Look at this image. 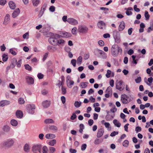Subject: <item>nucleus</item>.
I'll list each match as a JSON object with an SVG mask.
<instances>
[{
    "instance_id": "79ce46f5",
    "label": "nucleus",
    "mask_w": 153,
    "mask_h": 153,
    "mask_svg": "<svg viewBox=\"0 0 153 153\" xmlns=\"http://www.w3.org/2000/svg\"><path fill=\"white\" fill-rule=\"evenodd\" d=\"M49 151L50 153H54L56 151V149L53 147H50L49 148Z\"/></svg>"
},
{
    "instance_id": "f257e3e1",
    "label": "nucleus",
    "mask_w": 153,
    "mask_h": 153,
    "mask_svg": "<svg viewBox=\"0 0 153 153\" xmlns=\"http://www.w3.org/2000/svg\"><path fill=\"white\" fill-rule=\"evenodd\" d=\"M122 50L119 46L116 45H113L111 48V54L114 57L117 56L119 53L121 54Z\"/></svg>"
},
{
    "instance_id": "a878e982",
    "label": "nucleus",
    "mask_w": 153,
    "mask_h": 153,
    "mask_svg": "<svg viewBox=\"0 0 153 153\" xmlns=\"http://www.w3.org/2000/svg\"><path fill=\"white\" fill-rule=\"evenodd\" d=\"M113 123L114 125L117 127H120L121 125V123L116 119L113 120Z\"/></svg>"
},
{
    "instance_id": "0e129e2a",
    "label": "nucleus",
    "mask_w": 153,
    "mask_h": 153,
    "mask_svg": "<svg viewBox=\"0 0 153 153\" xmlns=\"http://www.w3.org/2000/svg\"><path fill=\"white\" fill-rule=\"evenodd\" d=\"M0 49L1 51H4L6 49V48L5 46V45L4 44H3L2 45L0 46Z\"/></svg>"
},
{
    "instance_id": "5701e85b",
    "label": "nucleus",
    "mask_w": 153,
    "mask_h": 153,
    "mask_svg": "<svg viewBox=\"0 0 153 153\" xmlns=\"http://www.w3.org/2000/svg\"><path fill=\"white\" fill-rule=\"evenodd\" d=\"M32 3L34 6L37 7L40 3V0H32Z\"/></svg>"
},
{
    "instance_id": "1a4fd4ad",
    "label": "nucleus",
    "mask_w": 153,
    "mask_h": 153,
    "mask_svg": "<svg viewBox=\"0 0 153 153\" xmlns=\"http://www.w3.org/2000/svg\"><path fill=\"white\" fill-rule=\"evenodd\" d=\"M97 26L99 28L101 29H103L106 27L105 23L102 21H99L97 23Z\"/></svg>"
},
{
    "instance_id": "49530a36",
    "label": "nucleus",
    "mask_w": 153,
    "mask_h": 153,
    "mask_svg": "<svg viewBox=\"0 0 153 153\" xmlns=\"http://www.w3.org/2000/svg\"><path fill=\"white\" fill-rule=\"evenodd\" d=\"M48 148L46 146H45L42 147L43 153H48Z\"/></svg>"
},
{
    "instance_id": "37998d69",
    "label": "nucleus",
    "mask_w": 153,
    "mask_h": 153,
    "mask_svg": "<svg viewBox=\"0 0 153 153\" xmlns=\"http://www.w3.org/2000/svg\"><path fill=\"white\" fill-rule=\"evenodd\" d=\"M144 16L146 20L149 19L150 17V15L149 14L148 12L146 11L145 12Z\"/></svg>"
},
{
    "instance_id": "e433bc0d",
    "label": "nucleus",
    "mask_w": 153,
    "mask_h": 153,
    "mask_svg": "<svg viewBox=\"0 0 153 153\" xmlns=\"http://www.w3.org/2000/svg\"><path fill=\"white\" fill-rule=\"evenodd\" d=\"M88 83L87 82H82L80 83V86L82 88H85L87 86V84Z\"/></svg>"
},
{
    "instance_id": "423d86ee",
    "label": "nucleus",
    "mask_w": 153,
    "mask_h": 153,
    "mask_svg": "<svg viewBox=\"0 0 153 153\" xmlns=\"http://www.w3.org/2000/svg\"><path fill=\"white\" fill-rule=\"evenodd\" d=\"M123 82L122 81H120L116 84V88L120 91L123 90L125 88V85H123Z\"/></svg>"
},
{
    "instance_id": "a18cd8bd",
    "label": "nucleus",
    "mask_w": 153,
    "mask_h": 153,
    "mask_svg": "<svg viewBox=\"0 0 153 153\" xmlns=\"http://www.w3.org/2000/svg\"><path fill=\"white\" fill-rule=\"evenodd\" d=\"M97 51L100 55L105 56V53L103 51L97 49Z\"/></svg>"
},
{
    "instance_id": "680f3d73",
    "label": "nucleus",
    "mask_w": 153,
    "mask_h": 153,
    "mask_svg": "<svg viewBox=\"0 0 153 153\" xmlns=\"http://www.w3.org/2000/svg\"><path fill=\"white\" fill-rule=\"evenodd\" d=\"M6 0H0V4L1 5H4L6 3Z\"/></svg>"
},
{
    "instance_id": "de8ad7c7",
    "label": "nucleus",
    "mask_w": 153,
    "mask_h": 153,
    "mask_svg": "<svg viewBox=\"0 0 153 153\" xmlns=\"http://www.w3.org/2000/svg\"><path fill=\"white\" fill-rule=\"evenodd\" d=\"M77 30V28L75 27L72 28V29L71 30V33L72 34L74 35L76 34V31Z\"/></svg>"
},
{
    "instance_id": "ddd939ff",
    "label": "nucleus",
    "mask_w": 153,
    "mask_h": 153,
    "mask_svg": "<svg viewBox=\"0 0 153 153\" xmlns=\"http://www.w3.org/2000/svg\"><path fill=\"white\" fill-rule=\"evenodd\" d=\"M104 133V129L102 128H101L98 130L97 137V138H100L103 135Z\"/></svg>"
},
{
    "instance_id": "4d7b16f0",
    "label": "nucleus",
    "mask_w": 153,
    "mask_h": 153,
    "mask_svg": "<svg viewBox=\"0 0 153 153\" xmlns=\"http://www.w3.org/2000/svg\"><path fill=\"white\" fill-rule=\"evenodd\" d=\"M86 147L87 145L86 144L84 143L81 146V150L83 151L85 150L86 149Z\"/></svg>"
},
{
    "instance_id": "c9c22d12",
    "label": "nucleus",
    "mask_w": 153,
    "mask_h": 153,
    "mask_svg": "<svg viewBox=\"0 0 153 153\" xmlns=\"http://www.w3.org/2000/svg\"><path fill=\"white\" fill-rule=\"evenodd\" d=\"M74 82L72 80H70L69 81V83H67V86L69 88H71L72 87V85L74 84Z\"/></svg>"
},
{
    "instance_id": "c85d7f7f",
    "label": "nucleus",
    "mask_w": 153,
    "mask_h": 153,
    "mask_svg": "<svg viewBox=\"0 0 153 153\" xmlns=\"http://www.w3.org/2000/svg\"><path fill=\"white\" fill-rule=\"evenodd\" d=\"M10 123L11 125L13 126H16L18 124L17 121L14 119L11 120Z\"/></svg>"
},
{
    "instance_id": "0eeeda50",
    "label": "nucleus",
    "mask_w": 153,
    "mask_h": 153,
    "mask_svg": "<svg viewBox=\"0 0 153 153\" xmlns=\"http://www.w3.org/2000/svg\"><path fill=\"white\" fill-rule=\"evenodd\" d=\"M67 22L70 25H76L78 24V22L76 20L71 18H68Z\"/></svg>"
},
{
    "instance_id": "412c9836",
    "label": "nucleus",
    "mask_w": 153,
    "mask_h": 153,
    "mask_svg": "<svg viewBox=\"0 0 153 153\" xmlns=\"http://www.w3.org/2000/svg\"><path fill=\"white\" fill-rule=\"evenodd\" d=\"M9 5L10 8L11 9H14L16 7L15 3L12 1H10L9 2Z\"/></svg>"
},
{
    "instance_id": "7ed1b4c3",
    "label": "nucleus",
    "mask_w": 153,
    "mask_h": 153,
    "mask_svg": "<svg viewBox=\"0 0 153 153\" xmlns=\"http://www.w3.org/2000/svg\"><path fill=\"white\" fill-rule=\"evenodd\" d=\"M88 28L85 25H80L78 26V31L79 33L85 34L88 32Z\"/></svg>"
},
{
    "instance_id": "b1692460",
    "label": "nucleus",
    "mask_w": 153,
    "mask_h": 153,
    "mask_svg": "<svg viewBox=\"0 0 153 153\" xmlns=\"http://www.w3.org/2000/svg\"><path fill=\"white\" fill-rule=\"evenodd\" d=\"M10 127L7 125L4 126L3 128L4 131L6 133L10 131Z\"/></svg>"
},
{
    "instance_id": "6ab92c4d",
    "label": "nucleus",
    "mask_w": 153,
    "mask_h": 153,
    "mask_svg": "<svg viewBox=\"0 0 153 153\" xmlns=\"http://www.w3.org/2000/svg\"><path fill=\"white\" fill-rule=\"evenodd\" d=\"M57 39L54 37H51L49 39V41L51 42L53 45H56Z\"/></svg>"
},
{
    "instance_id": "09e8293b",
    "label": "nucleus",
    "mask_w": 153,
    "mask_h": 153,
    "mask_svg": "<svg viewBox=\"0 0 153 153\" xmlns=\"http://www.w3.org/2000/svg\"><path fill=\"white\" fill-rule=\"evenodd\" d=\"M18 101L19 103L21 104H23L25 102L23 98H20L18 100Z\"/></svg>"
},
{
    "instance_id": "4468645a",
    "label": "nucleus",
    "mask_w": 153,
    "mask_h": 153,
    "mask_svg": "<svg viewBox=\"0 0 153 153\" xmlns=\"http://www.w3.org/2000/svg\"><path fill=\"white\" fill-rule=\"evenodd\" d=\"M10 104V102L7 100H3L0 101V107H4Z\"/></svg>"
},
{
    "instance_id": "3c124183",
    "label": "nucleus",
    "mask_w": 153,
    "mask_h": 153,
    "mask_svg": "<svg viewBox=\"0 0 153 153\" xmlns=\"http://www.w3.org/2000/svg\"><path fill=\"white\" fill-rule=\"evenodd\" d=\"M111 71L109 70H108L107 71V73L105 74L106 77L108 78L110 77V75L111 74Z\"/></svg>"
},
{
    "instance_id": "bb28decb",
    "label": "nucleus",
    "mask_w": 153,
    "mask_h": 153,
    "mask_svg": "<svg viewBox=\"0 0 153 153\" xmlns=\"http://www.w3.org/2000/svg\"><path fill=\"white\" fill-rule=\"evenodd\" d=\"M30 149V147L29 145L27 144H26L24 147V151L26 152H28L29 151Z\"/></svg>"
},
{
    "instance_id": "c756f323",
    "label": "nucleus",
    "mask_w": 153,
    "mask_h": 153,
    "mask_svg": "<svg viewBox=\"0 0 153 153\" xmlns=\"http://www.w3.org/2000/svg\"><path fill=\"white\" fill-rule=\"evenodd\" d=\"M153 79L152 77H150L148 78V81L149 82V83H148V82L147 81H145V82L146 84L150 86L151 85L150 83H152L153 82Z\"/></svg>"
},
{
    "instance_id": "58836bf2",
    "label": "nucleus",
    "mask_w": 153,
    "mask_h": 153,
    "mask_svg": "<svg viewBox=\"0 0 153 153\" xmlns=\"http://www.w3.org/2000/svg\"><path fill=\"white\" fill-rule=\"evenodd\" d=\"M56 140L55 139H53L50 141L49 143V145L51 146H53L56 143Z\"/></svg>"
},
{
    "instance_id": "bf43d9fd",
    "label": "nucleus",
    "mask_w": 153,
    "mask_h": 153,
    "mask_svg": "<svg viewBox=\"0 0 153 153\" xmlns=\"http://www.w3.org/2000/svg\"><path fill=\"white\" fill-rule=\"evenodd\" d=\"M135 130L137 133L141 131V128L140 126H137L135 128Z\"/></svg>"
},
{
    "instance_id": "2f4dec72",
    "label": "nucleus",
    "mask_w": 153,
    "mask_h": 153,
    "mask_svg": "<svg viewBox=\"0 0 153 153\" xmlns=\"http://www.w3.org/2000/svg\"><path fill=\"white\" fill-rule=\"evenodd\" d=\"M82 58L81 56H79L77 59V60L76 61L77 63L79 65H80L82 62Z\"/></svg>"
},
{
    "instance_id": "ea45409f",
    "label": "nucleus",
    "mask_w": 153,
    "mask_h": 153,
    "mask_svg": "<svg viewBox=\"0 0 153 153\" xmlns=\"http://www.w3.org/2000/svg\"><path fill=\"white\" fill-rule=\"evenodd\" d=\"M15 62H16V66L18 68H20L22 64V59H19L17 62V60H15Z\"/></svg>"
},
{
    "instance_id": "cd10ccee",
    "label": "nucleus",
    "mask_w": 153,
    "mask_h": 153,
    "mask_svg": "<svg viewBox=\"0 0 153 153\" xmlns=\"http://www.w3.org/2000/svg\"><path fill=\"white\" fill-rule=\"evenodd\" d=\"M44 122L46 124L53 123L54 121L51 119H48L45 120Z\"/></svg>"
},
{
    "instance_id": "5fc2aeb1",
    "label": "nucleus",
    "mask_w": 153,
    "mask_h": 153,
    "mask_svg": "<svg viewBox=\"0 0 153 153\" xmlns=\"http://www.w3.org/2000/svg\"><path fill=\"white\" fill-rule=\"evenodd\" d=\"M141 81V78L140 76L138 77L135 79V81L136 83H138Z\"/></svg>"
},
{
    "instance_id": "338daca9",
    "label": "nucleus",
    "mask_w": 153,
    "mask_h": 153,
    "mask_svg": "<svg viewBox=\"0 0 153 153\" xmlns=\"http://www.w3.org/2000/svg\"><path fill=\"white\" fill-rule=\"evenodd\" d=\"M29 33H26L23 35V38L24 39H27L28 38Z\"/></svg>"
},
{
    "instance_id": "e2e57ef3",
    "label": "nucleus",
    "mask_w": 153,
    "mask_h": 153,
    "mask_svg": "<svg viewBox=\"0 0 153 153\" xmlns=\"http://www.w3.org/2000/svg\"><path fill=\"white\" fill-rule=\"evenodd\" d=\"M151 30H153V23L150 25V26L149 27L147 32L149 33Z\"/></svg>"
},
{
    "instance_id": "aec40b11",
    "label": "nucleus",
    "mask_w": 153,
    "mask_h": 153,
    "mask_svg": "<svg viewBox=\"0 0 153 153\" xmlns=\"http://www.w3.org/2000/svg\"><path fill=\"white\" fill-rule=\"evenodd\" d=\"M16 115L17 118H21L23 117V114L21 111L18 110L16 112Z\"/></svg>"
},
{
    "instance_id": "9b49d317",
    "label": "nucleus",
    "mask_w": 153,
    "mask_h": 153,
    "mask_svg": "<svg viewBox=\"0 0 153 153\" xmlns=\"http://www.w3.org/2000/svg\"><path fill=\"white\" fill-rule=\"evenodd\" d=\"M121 100L123 104H126L128 103V100L127 99V95L125 94H122L121 95Z\"/></svg>"
},
{
    "instance_id": "7c9ffc66",
    "label": "nucleus",
    "mask_w": 153,
    "mask_h": 153,
    "mask_svg": "<svg viewBox=\"0 0 153 153\" xmlns=\"http://www.w3.org/2000/svg\"><path fill=\"white\" fill-rule=\"evenodd\" d=\"M64 44V41L62 39H60L59 40H57L56 42V45H63Z\"/></svg>"
},
{
    "instance_id": "dca6fc26",
    "label": "nucleus",
    "mask_w": 153,
    "mask_h": 153,
    "mask_svg": "<svg viewBox=\"0 0 153 153\" xmlns=\"http://www.w3.org/2000/svg\"><path fill=\"white\" fill-rule=\"evenodd\" d=\"M20 13L19 8H17L12 13V16L13 18H15L19 15Z\"/></svg>"
},
{
    "instance_id": "4c0bfd02",
    "label": "nucleus",
    "mask_w": 153,
    "mask_h": 153,
    "mask_svg": "<svg viewBox=\"0 0 153 153\" xmlns=\"http://www.w3.org/2000/svg\"><path fill=\"white\" fill-rule=\"evenodd\" d=\"M8 59V56L6 54H4L2 56V60L4 62L6 61Z\"/></svg>"
},
{
    "instance_id": "39448f33",
    "label": "nucleus",
    "mask_w": 153,
    "mask_h": 153,
    "mask_svg": "<svg viewBox=\"0 0 153 153\" xmlns=\"http://www.w3.org/2000/svg\"><path fill=\"white\" fill-rule=\"evenodd\" d=\"M42 146L41 145H35L32 147V151L34 153H37L38 152H41Z\"/></svg>"
},
{
    "instance_id": "9d476101",
    "label": "nucleus",
    "mask_w": 153,
    "mask_h": 153,
    "mask_svg": "<svg viewBox=\"0 0 153 153\" xmlns=\"http://www.w3.org/2000/svg\"><path fill=\"white\" fill-rule=\"evenodd\" d=\"M113 36L116 41H118L120 39V34L119 33L115 30L113 31Z\"/></svg>"
},
{
    "instance_id": "6e6552de",
    "label": "nucleus",
    "mask_w": 153,
    "mask_h": 153,
    "mask_svg": "<svg viewBox=\"0 0 153 153\" xmlns=\"http://www.w3.org/2000/svg\"><path fill=\"white\" fill-rule=\"evenodd\" d=\"M27 83L28 85H32L34 83V79L32 77L27 76L25 77Z\"/></svg>"
},
{
    "instance_id": "2eb2a0df",
    "label": "nucleus",
    "mask_w": 153,
    "mask_h": 153,
    "mask_svg": "<svg viewBox=\"0 0 153 153\" xmlns=\"http://www.w3.org/2000/svg\"><path fill=\"white\" fill-rule=\"evenodd\" d=\"M60 34H61L62 36L63 37L68 38L71 36V34L70 33L65 31L62 32Z\"/></svg>"
},
{
    "instance_id": "8fccbe9b",
    "label": "nucleus",
    "mask_w": 153,
    "mask_h": 153,
    "mask_svg": "<svg viewBox=\"0 0 153 153\" xmlns=\"http://www.w3.org/2000/svg\"><path fill=\"white\" fill-rule=\"evenodd\" d=\"M76 62H77L76 60L75 59H72L71 61V63L74 67L76 66Z\"/></svg>"
},
{
    "instance_id": "f8f14e48",
    "label": "nucleus",
    "mask_w": 153,
    "mask_h": 153,
    "mask_svg": "<svg viewBox=\"0 0 153 153\" xmlns=\"http://www.w3.org/2000/svg\"><path fill=\"white\" fill-rule=\"evenodd\" d=\"M10 16L9 14H7L5 17L4 20L3 24L6 25L8 24L10 22Z\"/></svg>"
},
{
    "instance_id": "c03bdc74",
    "label": "nucleus",
    "mask_w": 153,
    "mask_h": 153,
    "mask_svg": "<svg viewBox=\"0 0 153 153\" xmlns=\"http://www.w3.org/2000/svg\"><path fill=\"white\" fill-rule=\"evenodd\" d=\"M9 52L13 55H16L17 53L16 52L13 50V48H11L10 49Z\"/></svg>"
},
{
    "instance_id": "69168bd1",
    "label": "nucleus",
    "mask_w": 153,
    "mask_h": 153,
    "mask_svg": "<svg viewBox=\"0 0 153 153\" xmlns=\"http://www.w3.org/2000/svg\"><path fill=\"white\" fill-rule=\"evenodd\" d=\"M37 77L39 79H42L43 78L44 75L41 73H39L37 75Z\"/></svg>"
},
{
    "instance_id": "a211bd4d",
    "label": "nucleus",
    "mask_w": 153,
    "mask_h": 153,
    "mask_svg": "<svg viewBox=\"0 0 153 153\" xmlns=\"http://www.w3.org/2000/svg\"><path fill=\"white\" fill-rule=\"evenodd\" d=\"M50 102L48 100L42 102V105L45 108H48L50 105Z\"/></svg>"
},
{
    "instance_id": "f03ea898",
    "label": "nucleus",
    "mask_w": 153,
    "mask_h": 153,
    "mask_svg": "<svg viewBox=\"0 0 153 153\" xmlns=\"http://www.w3.org/2000/svg\"><path fill=\"white\" fill-rule=\"evenodd\" d=\"M15 142L14 139L9 138L3 142L2 144L4 146L9 148L13 145Z\"/></svg>"
},
{
    "instance_id": "052dcab7",
    "label": "nucleus",
    "mask_w": 153,
    "mask_h": 153,
    "mask_svg": "<svg viewBox=\"0 0 153 153\" xmlns=\"http://www.w3.org/2000/svg\"><path fill=\"white\" fill-rule=\"evenodd\" d=\"M117 109L116 108L115 106L114 105V107L110 109V111L112 113H115L117 111Z\"/></svg>"
},
{
    "instance_id": "20e7f679",
    "label": "nucleus",
    "mask_w": 153,
    "mask_h": 153,
    "mask_svg": "<svg viewBox=\"0 0 153 153\" xmlns=\"http://www.w3.org/2000/svg\"><path fill=\"white\" fill-rule=\"evenodd\" d=\"M35 108V105L34 104H29L27 105V111L28 113L33 114L34 113V110Z\"/></svg>"
},
{
    "instance_id": "864d4df0",
    "label": "nucleus",
    "mask_w": 153,
    "mask_h": 153,
    "mask_svg": "<svg viewBox=\"0 0 153 153\" xmlns=\"http://www.w3.org/2000/svg\"><path fill=\"white\" fill-rule=\"evenodd\" d=\"M47 49L48 50H56L57 48L56 47L51 46H48L47 47Z\"/></svg>"
},
{
    "instance_id": "f704fd0d",
    "label": "nucleus",
    "mask_w": 153,
    "mask_h": 153,
    "mask_svg": "<svg viewBox=\"0 0 153 153\" xmlns=\"http://www.w3.org/2000/svg\"><path fill=\"white\" fill-rule=\"evenodd\" d=\"M81 102L80 101H76L74 103V105L76 108H79L81 105Z\"/></svg>"
},
{
    "instance_id": "f3484780",
    "label": "nucleus",
    "mask_w": 153,
    "mask_h": 153,
    "mask_svg": "<svg viewBox=\"0 0 153 153\" xmlns=\"http://www.w3.org/2000/svg\"><path fill=\"white\" fill-rule=\"evenodd\" d=\"M125 24L124 22H121L119 26V31H123L125 29Z\"/></svg>"
},
{
    "instance_id": "774afa93",
    "label": "nucleus",
    "mask_w": 153,
    "mask_h": 153,
    "mask_svg": "<svg viewBox=\"0 0 153 153\" xmlns=\"http://www.w3.org/2000/svg\"><path fill=\"white\" fill-rule=\"evenodd\" d=\"M134 9L135 11L136 12H139L140 11V9L137 7V5H135L134 6Z\"/></svg>"
},
{
    "instance_id": "13d9d810",
    "label": "nucleus",
    "mask_w": 153,
    "mask_h": 153,
    "mask_svg": "<svg viewBox=\"0 0 153 153\" xmlns=\"http://www.w3.org/2000/svg\"><path fill=\"white\" fill-rule=\"evenodd\" d=\"M118 134V131H114L111 133L110 135L111 136L113 137Z\"/></svg>"
},
{
    "instance_id": "72a5a7b5",
    "label": "nucleus",
    "mask_w": 153,
    "mask_h": 153,
    "mask_svg": "<svg viewBox=\"0 0 153 153\" xmlns=\"http://www.w3.org/2000/svg\"><path fill=\"white\" fill-rule=\"evenodd\" d=\"M24 67L26 70L29 71H32V67L29 65L28 64L25 65Z\"/></svg>"
},
{
    "instance_id": "473e14b6",
    "label": "nucleus",
    "mask_w": 153,
    "mask_h": 153,
    "mask_svg": "<svg viewBox=\"0 0 153 153\" xmlns=\"http://www.w3.org/2000/svg\"><path fill=\"white\" fill-rule=\"evenodd\" d=\"M49 128L54 131H56L57 130V128L56 126L54 125L50 126L49 127Z\"/></svg>"
},
{
    "instance_id": "393cba45",
    "label": "nucleus",
    "mask_w": 153,
    "mask_h": 153,
    "mask_svg": "<svg viewBox=\"0 0 153 153\" xmlns=\"http://www.w3.org/2000/svg\"><path fill=\"white\" fill-rule=\"evenodd\" d=\"M103 141V140L102 139L96 138L94 140V143L95 145H98L102 143Z\"/></svg>"
},
{
    "instance_id": "4be33fe9",
    "label": "nucleus",
    "mask_w": 153,
    "mask_h": 153,
    "mask_svg": "<svg viewBox=\"0 0 153 153\" xmlns=\"http://www.w3.org/2000/svg\"><path fill=\"white\" fill-rule=\"evenodd\" d=\"M45 137L47 139H51L54 138L55 136L53 134H48L45 135Z\"/></svg>"
},
{
    "instance_id": "603ef678",
    "label": "nucleus",
    "mask_w": 153,
    "mask_h": 153,
    "mask_svg": "<svg viewBox=\"0 0 153 153\" xmlns=\"http://www.w3.org/2000/svg\"><path fill=\"white\" fill-rule=\"evenodd\" d=\"M62 94L64 95L66 93V88L64 87H62Z\"/></svg>"
},
{
    "instance_id": "a19ab883",
    "label": "nucleus",
    "mask_w": 153,
    "mask_h": 153,
    "mask_svg": "<svg viewBox=\"0 0 153 153\" xmlns=\"http://www.w3.org/2000/svg\"><path fill=\"white\" fill-rule=\"evenodd\" d=\"M129 144V142L127 140H125L123 143V146L125 147H127Z\"/></svg>"
},
{
    "instance_id": "6e6d98bb",
    "label": "nucleus",
    "mask_w": 153,
    "mask_h": 153,
    "mask_svg": "<svg viewBox=\"0 0 153 153\" xmlns=\"http://www.w3.org/2000/svg\"><path fill=\"white\" fill-rule=\"evenodd\" d=\"M106 92L107 93H111L112 92V88L110 87L109 86L107 88L106 90Z\"/></svg>"
}]
</instances>
